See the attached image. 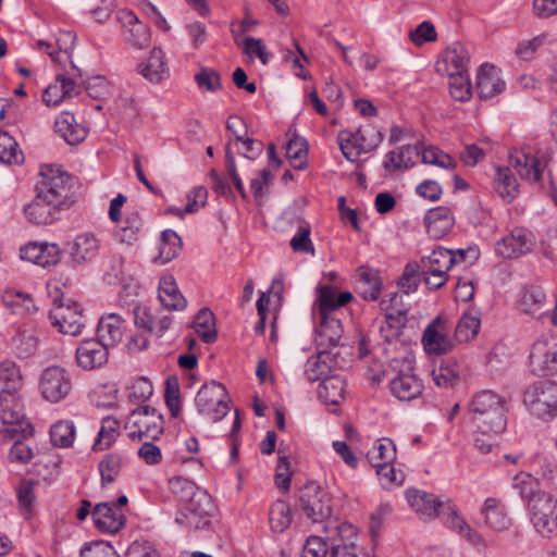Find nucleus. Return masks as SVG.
<instances>
[{"label": "nucleus", "mask_w": 557, "mask_h": 557, "mask_svg": "<svg viewBox=\"0 0 557 557\" xmlns=\"http://www.w3.org/2000/svg\"><path fill=\"white\" fill-rule=\"evenodd\" d=\"M422 344L428 354L442 355L450 348L447 335V321L436 317L424 330Z\"/></svg>", "instance_id": "nucleus-23"}, {"label": "nucleus", "mask_w": 557, "mask_h": 557, "mask_svg": "<svg viewBox=\"0 0 557 557\" xmlns=\"http://www.w3.org/2000/svg\"><path fill=\"white\" fill-rule=\"evenodd\" d=\"M509 163L522 180L537 182L541 178V162L529 153L516 151L510 154Z\"/></svg>", "instance_id": "nucleus-35"}, {"label": "nucleus", "mask_w": 557, "mask_h": 557, "mask_svg": "<svg viewBox=\"0 0 557 557\" xmlns=\"http://www.w3.org/2000/svg\"><path fill=\"white\" fill-rule=\"evenodd\" d=\"M22 386L18 367L10 360L0 362V396L17 393Z\"/></svg>", "instance_id": "nucleus-42"}, {"label": "nucleus", "mask_w": 557, "mask_h": 557, "mask_svg": "<svg viewBox=\"0 0 557 557\" xmlns=\"http://www.w3.org/2000/svg\"><path fill=\"white\" fill-rule=\"evenodd\" d=\"M208 190L203 186L193 188L187 195V203L184 209H171L178 216L185 213H194L206 205Z\"/></svg>", "instance_id": "nucleus-59"}, {"label": "nucleus", "mask_w": 557, "mask_h": 557, "mask_svg": "<svg viewBox=\"0 0 557 557\" xmlns=\"http://www.w3.org/2000/svg\"><path fill=\"white\" fill-rule=\"evenodd\" d=\"M2 302L15 315L34 314L38 310L32 296L22 292L5 290Z\"/></svg>", "instance_id": "nucleus-38"}, {"label": "nucleus", "mask_w": 557, "mask_h": 557, "mask_svg": "<svg viewBox=\"0 0 557 557\" xmlns=\"http://www.w3.org/2000/svg\"><path fill=\"white\" fill-rule=\"evenodd\" d=\"M125 429L132 438L156 440L164 430V420L154 408L144 406L129 413Z\"/></svg>", "instance_id": "nucleus-9"}, {"label": "nucleus", "mask_w": 557, "mask_h": 557, "mask_svg": "<svg viewBox=\"0 0 557 557\" xmlns=\"http://www.w3.org/2000/svg\"><path fill=\"white\" fill-rule=\"evenodd\" d=\"M407 297L403 292H395L389 295L387 300L384 299L381 302L382 309L385 311L386 325L393 331V336H396L399 329L406 323L407 313L411 308Z\"/></svg>", "instance_id": "nucleus-19"}, {"label": "nucleus", "mask_w": 557, "mask_h": 557, "mask_svg": "<svg viewBox=\"0 0 557 557\" xmlns=\"http://www.w3.org/2000/svg\"><path fill=\"white\" fill-rule=\"evenodd\" d=\"M532 371L539 375L557 372V339L543 336L537 339L530 351Z\"/></svg>", "instance_id": "nucleus-14"}, {"label": "nucleus", "mask_w": 557, "mask_h": 557, "mask_svg": "<svg viewBox=\"0 0 557 557\" xmlns=\"http://www.w3.org/2000/svg\"><path fill=\"white\" fill-rule=\"evenodd\" d=\"M125 329V320L119 313H104L98 322L97 339L109 348L113 347L123 339Z\"/></svg>", "instance_id": "nucleus-29"}, {"label": "nucleus", "mask_w": 557, "mask_h": 557, "mask_svg": "<svg viewBox=\"0 0 557 557\" xmlns=\"http://www.w3.org/2000/svg\"><path fill=\"white\" fill-rule=\"evenodd\" d=\"M428 234L436 239L444 237L453 228V212L448 207L430 209L424 216Z\"/></svg>", "instance_id": "nucleus-32"}, {"label": "nucleus", "mask_w": 557, "mask_h": 557, "mask_svg": "<svg viewBox=\"0 0 557 557\" xmlns=\"http://www.w3.org/2000/svg\"><path fill=\"white\" fill-rule=\"evenodd\" d=\"M195 82L200 89L210 92H216L222 87L220 73L207 66L199 69L195 75Z\"/></svg>", "instance_id": "nucleus-57"}, {"label": "nucleus", "mask_w": 557, "mask_h": 557, "mask_svg": "<svg viewBox=\"0 0 557 557\" xmlns=\"http://www.w3.org/2000/svg\"><path fill=\"white\" fill-rule=\"evenodd\" d=\"M117 22L125 30L126 42L135 49L143 50L150 45V28L141 23L137 15L127 9L119 10L115 14Z\"/></svg>", "instance_id": "nucleus-15"}, {"label": "nucleus", "mask_w": 557, "mask_h": 557, "mask_svg": "<svg viewBox=\"0 0 557 557\" xmlns=\"http://www.w3.org/2000/svg\"><path fill=\"white\" fill-rule=\"evenodd\" d=\"M528 411L542 421L557 417V382L542 380L529 385L523 394Z\"/></svg>", "instance_id": "nucleus-6"}, {"label": "nucleus", "mask_w": 557, "mask_h": 557, "mask_svg": "<svg viewBox=\"0 0 557 557\" xmlns=\"http://www.w3.org/2000/svg\"><path fill=\"white\" fill-rule=\"evenodd\" d=\"M171 487L184 503L175 518V522L190 531L209 528L214 512L211 496L194 482L183 478L173 479Z\"/></svg>", "instance_id": "nucleus-2"}, {"label": "nucleus", "mask_w": 557, "mask_h": 557, "mask_svg": "<svg viewBox=\"0 0 557 557\" xmlns=\"http://www.w3.org/2000/svg\"><path fill=\"white\" fill-rule=\"evenodd\" d=\"M505 404V399L493 391L476 393L469 403L474 426L483 433H503L507 425Z\"/></svg>", "instance_id": "nucleus-3"}, {"label": "nucleus", "mask_w": 557, "mask_h": 557, "mask_svg": "<svg viewBox=\"0 0 557 557\" xmlns=\"http://www.w3.org/2000/svg\"><path fill=\"white\" fill-rule=\"evenodd\" d=\"M480 330V319L476 312H466L455 327V341L467 343L472 339Z\"/></svg>", "instance_id": "nucleus-51"}, {"label": "nucleus", "mask_w": 557, "mask_h": 557, "mask_svg": "<svg viewBox=\"0 0 557 557\" xmlns=\"http://www.w3.org/2000/svg\"><path fill=\"white\" fill-rule=\"evenodd\" d=\"M481 513L484 516L486 527L495 532L506 531L511 525V518L505 505L497 498L485 499Z\"/></svg>", "instance_id": "nucleus-31"}, {"label": "nucleus", "mask_w": 557, "mask_h": 557, "mask_svg": "<svg viewBox=\"0 0 557 557\" xmlns=\"http://www.w3.org/2000/svg\"><path fill=\"white\" fill-rule=\"evenodd\" d=\"M195 404L198 412L209 417L213 422L220 421L230 410L226 388L215 381L201 386L195 397Z\"/></svg>", "instance_id": "nucleus-7"}, {"label": "nucleus", "mask_w": 557, "mask_h": 557, "mask_svg": "<svg viewBox=\"0 0 557 557\" xmlns=\"http://www.w3.org/2000/svg\"><path fill=\"white\" fill-rule=\"evenodd\" d=\"M193 327L205 343L215 341V318L210 309L203 308L197 313L193 322Z\"/></svg>", "instance_id": "nucleus-46"}, {"label": "nucleus", "mask_w": 557, "mask_h": 557, "mask_svg": "<svg viewBox=\"0 0 557 557\" xmlns=\"http://www.w3.org/2000/svg\"><path fill=\"white\" fill-rule=\"evenodd\" d=\"M409 38L414 46L421 47L425 42L436 40V32L431 22L424 21L416 28L410 29Z\"/></svg>", "instance_id": "nucleus-64"}, {"label": "nucleus", "mask_w": 557, "mask_h": 557, "mask_svg": "<svg viewBox=\"0 0 557 557\" xmlns=\"http://www.w3.org/2000/svg\"><path fill=\"white\" fill-rule=\"evenodd\" d=\"M339 354L331 350L317 349V354L310 357L305 364V376L309 382L329 377V374L339 367Z\"/></svg>", "instance_id": "nucleus-21"}, {"label": "nucleus", "mask_w": 557, "mask_h": 557, "mask_svg": "<svg viewBox=\"0 0 557 557\" xmlns=\"http://www.w3.org/2000/svg\"><path fill=\"white\" fill-rule=\"evenodd\" d=\"M67 173L53 166H46L40 172V180L36 183L35 191L53 201L63 210L70 209L75 202L74 191Z\"/></svg>", "instance_id": "nucleus-5"}, {"label": "nucleus", "mask_w": 557, "mask_h": 557, "mask_svg": "<svg viewBox=\"0 0 557 557\" xmlns=\"http://www.w3.org/2000/svg\"><path fill=\"white\" fill-rule=\"evenodd\" d=\"M243 51L249 58H258L263 65H267L270 61L271 53L267 50V47L262 39L246 37L243 39Z\"/></svg>", "instance_id": "nucleus-62"}, {"label": "nucleus", "mask_w": 557, "mask_h": 557, "mask_svg": "<svg viewBox=\"0 0 557 557\" xmlns=\"http://www.w3.org/2000/svg\"><path fill=\"white\" fill-rule=\"evenodd\" d=\"M0 420L8 425L7 433L12 436L21 434L23 438H26L33 434V426L24 414L17 393L0 396Z\"/></svg>", "instance_id": "nucleus-11"}, {"label": "nucleus", "mask_w": 557, "mask_h": 557, "mask_svg": "<svg viewBox=\"0 0 557 557\" xmlns=\"http://www.w3.org/2000/svg\"><path fill=\"white\" fill-rule=\"evenodd\" d=\"M530 521L543 539H557V498L547 492L537 491L528 502Z\"/></svg>", "instance_id": "nucleus-4"}, {"label": "nucleus", "mask_w": 557, "mask_h": 557, "mask_svg": "<svg viewBox=\"0 0 557 557\" xmlns=\"http://www.w3.org/2000/svg\"><path fill=\"white\" fill-rule=\"evenodd\" d=\"M453 267V249L434 250L423 259L422 280L430 289L442 287L447 281V271Z\"/></svg>", "instance_id": "nucleus-13"}, {"label": "nucleus", "mask_w": 557, "mask_h": 557, "mask_svg": "<svg viewBox=\"0 0 557 557\" xmlns=\"http://www.w3.org/2000/svg\"><path fill=\"white\" fill-rule=\"evenodd\" d=\"M495 190L506 202H511L519 194V185L509 168L498 166L494 176Z\"/></svg>", "instance_id": "nucleus-41"}, {"label": "nucleus", "mask_w": 557, "mask_h": 557, "mask_svg": "<svg viewBox=\"0 0 557 557\" xmlns=\"http://www.w3.org/2000/svg\"><path fill=\"white\" fill-rule=\"evenodd\" d=\"M23 160L22 152L17 149V143L9 133L0 131V162L20 163Z\"/></svg>", "instance_id": "nucleus-55"}, {"label": "nucleus", "mask_w": 557, "mask_h": 557, "mask_svg": "<svg viewBox=\"0 0 557 557\" xmlns=\"http://www.w3.org/2000/svg\"><path fill=\"white\" fill-rule=\"evenodd\" d=\"M54 129L69 145H77L87 135L86 129L76 123L74 115L70 112H62L54 122Z\"/></svg>", "instance_id": "nucleus-36"}, {"label": "nucleus", "mask_w": 557, "mask_h": 557, "mask_svg": "<svg viewBox=\"0 0 557 557\" xmlns=\"http://www.w3.org/2000/svg\"><path fill=\"white\" fill-rule=\"evenodd\" d=\"M159 299L170 310H183L186 307V300L178 290L174 277L171 275L161 278Z\"/></svg>", "instance_id": "nucleus-39"}, {"label": "nucleus", "mask_w": 557, "mask_h": 557, "mask_svg": "<svg viewBox=\"0 0 557 557\" xmlns=\"http://www.w3.org/2000/svg\"><path fill=\"white\" fill-rule=\"evenodd\" d=\"M61 249L57 244L29 243L21 248V258L40 267H51L59 263Z\"/></svg>", "instance_id": "nucleus-24"}, {"label": "nucleus", "mask_w": 557, "mask_h": 557, "mask_svg": "<svg viewBox=\"0 0 557 557\" xmlns=\"http://www.w3.org/2000/svg\"><path fill=\"white\" fill-rule=\"evenodd\" d=\"M137 72L152 84H160L170 76L165 53L159 47L151 49L147 60L137 65Z\"/></svg>", "instance_id": "nucleus-25"}, {"label": "nucleus", "mask_w": 557, "mask_h": 557, "mask_svg": "<svg viewBox=\"0 0 557 557\" xmlns=\"http://www.w3.org/2000/svg\"><path fill=\"white\" fill-rule=\"evenodd\" d=\"M392 394L401 401H409L421 395L423 384L413 373H401L389 383Z\"/></svg>", "instance_id": "nucleus-34"}, {"label": "nucleus", "mask_w": 557, "mask_h": 557, "mask_svg": "<svg viewBox=\"0 0 557 557\" xmlns=\"http://www.w3.org/2000/svg\"><path fill=\"white\" fill-rule=\"evenodd\" d=\"M299 507L304 515L313 523H322L332 516L333 506L331 495L323 491L315 482L305 485L299 497Z\"/></svg>", "instance_id": "nucleus-8"}, {"label": "nucleus", "mask_w": 557, "mask_h": 557, "mask_svg": "<svg viewBox=\"0 0 557 557\" xmlns=\"http://www.w3.org/2000/svg\"><path fill=\"white\" fill-rule=\"evenodd\" d=\"M368 459L373 467L393 463L396 459V446L391 438L377 440L368 453Z\"/></svg>", "instance_id": "nucleus-45"}, {"label": "nucleus", "mask_w": 557, "mask_h": 557, "mask_svg": "<svg viewBox=\"0 0 557 557\" xmlns=\"http://www.w3.org/2000/svg\"><path fill=\"white\" fill-rule=\"evenodd\" d=\"M95 525L103 532L115 533L120 531L125 517L121 509L114 506V503L97 504L91 512Z\"/></svg>", "instance_id": "nucleus-27"}, {"label": "nucleus", "mask_w": 557, "mask_h": 557, "mask_svg": "<svg viewBox=\"0 0 557 557\" xmlns=\"http://www.w3.org/2000/svg\"><path fill=\"white\" fill-rule=\"evenodd\" d=\"M462 145L463 149L459 152L458 158L465 166L470 168L481 162L491 150V141L487 138H483L479 144L465 143Z\"/></svg>", "instance_id": "nucleus-44"}, {"label": "nucleus", "mask_w": 557, "mask_h": 557, "mask_svg": "<svg viewBox=\"0 0 557 557\" xmlns=\"http://www.w3.org/2000/svg\"><path fill=\"white\" fill-rule=\"evenodd\" d=\"M530 250V234L523 228H515L509 235L503 237L495 245L496 253L506 259L518 258Z\"/></svg>", "instance_id": "nucleus-26"}, {"label": "nucleus", "mask_w": 557, "mask_h": 557, "mask_svg": "<svg viewBox=\"0 0 557 557\" xmlns=\"http://www.w3.org/2000/svg\"><path fill=\"white\" fill-rule=\"evenodd\" d=\"M269 520L273 532H284L293 520L289 505L284 500L274 502L270 508Z\"/></svg>", "instance_id": "nucleus-50"}, {"label": "nucleus", "mask_w": 557, "mask_h": 557, "mask_svg": "<svg viewBox=\"0 0 557 557\" xmlns=\"http://www.w3.org/2000/svg\"><path fill=\"white\" fill-rule=\"evenodd\" d=\"M100 249V239L90 232L78 234L70 247V256L74 263L84 264L94 260Z\"/></svg>", "instance_id": "nucleus-30"}, {"label": "nucleus", "mask_w": 557, "mask_h": 557, "mask_svg": "<svg viewBox=\"0 0 557 557\" xmlns=\"http://www.w3.org/2000/svg\"><path fill=\"white\" fill-rule=\"evenodd\" d=\"M34 483L23 480L17 487V500L22 516L26 519L32 517L35 505Z\"/></svg>", "instance_id": "nucleus-56"}, {"label": "nucleus", "mask_w": 557, "mask_h": 557, "mask_svg": "<svg viewBox=\"0 0 557 557\" xmlns=\"http://www.w3.org/2000/svg\"><path fill=\"white\" fill-rule=\"evenodd\" d=\"M49 318L59 332L71 336L79 335L86 322L79 305L71 299L54 300Z\"/></svg>", "instance_id": "nucleus-10"}, {"label": "nucleus", "mask_w": 557, "mask_h": 557, "mask_svg": "<svg viewBox=\"0 0 557 557\" xmlns=\"http://www.w3.org/2000/svg\"><path fill=\"white\" fill-rule=\"evenodd\" d=\"M120 435V422L113 417H106L94 443V450H104L111 447Z\"/></svg>", "instance_id": "nucleus-47"}, {"label": "nucleus", "mask_w": 557, "mask_h": 557, "mask_svg": "<svg viewBox=\"0 0 557 557\" xmlns=\"http://www.w3.org/2000/svg\"><path fill=\"white\" fill-rule=\"evenodd\" d=\"M10 347L18 358L26 359L36 352L38 339L32 334L18 331L10 339Z\"/></svg>", "instance_id": "nucleus-52"}, {"label": "nucleus", "mask_w": 557, "mask_h": 557, "mask_svg": "<svg viewBox=\"0 0 557 557\" xmlns=\"http://www.w3.org/2000/svg\"><path fill=\"white\" fill-rule=\"evenodd\" d=\"M356 138L352 147H357L355 158L361 153H368L376 149L384 139L382 131L372 125L360 126L355 132Z\"/></svg>", "instance_id": "nucleus-37"}, {"label": "nucleus", "mask_w": 557, "mask_h": 557, "mask_svg": "<svg viewBox=\"0 0 557 557\" xmlns=\"http://www.w3.org/2000/svg\"><path fill=\"white\" fill-rule=\"evenodd\" d=\"M141 225L139 213L137 211L131 212L125 219V226L121 227L115 236L121 243L132 245L138 239Z\"/></svg>", "instance_id": "nucleus-54"}, {"label": "nucleus", "mask_w": 557, "mask_h": 557, "mask_svg": "<svg viewBox=\"0 0 557 557\" xmlns=\"http://www.w3.org/2000/svg\"><path fill=\"white\" fill-rule=\"evenodd\" d=\"M330 552V544L325 536L311 535L307 539L301 557H325Z\"/></svg>", "instance_id": "nucleus-63"}, {"label": "nucleus", "mask_w": 557, "mask_h": 557, "mask_svg": "<svg viewBox=\"0 0 557 557\" xmlns=\"http://www.w3.org/2000/svg\"><path fill=\"white\" fill-rule=\"evenodd\" d=\"M544 301V293L540 290H532L523 295L521 299V308L524 313L537 319L542 317Z\"/></svg>", "instance_id": "nucleus-61"}, {"label": "nucleus", "mask_w": 557, "mask_h": 557, "mask_svg": "<svg viewBox=\"0 0 557 557\" xmlns=\"http://www.w3.org/2000/svg\"><path fill=\"white\" fill-rule=\"evenodd\" d=\"M423 259L421 262H408L400 275L397 285L405 295L409 296L418 289V286L423 281Z\"/></svg>", "instance_id": "nucleus-43"}, {"label": "nucleus", "mask_w": 557, "mask_h": 557, "mask_svg": "<svg viewBox=\"0 0 557 557\" xmlns=\"http://www.w3.org/2000/svg\"><path fill=\"white\" fill-rule=\"evenodd\" d=\"M39 391L49 403L57 404L72 391V377L67 370L60 366L46 368L39 377Z\"/></svg>", "instance_id": "nucleus-12"}, {"label": "nucleus", "mask_w": 557, "mask_h": 557, "mask_svg": "<svg viewBox=\"0 0 557 557\" xmlns=\"http://www.w3.org/2000/svg\"><path fill=\"white\" fill-rule=\"evenodd\" d=\"M307 145L306 140L295 136L288 140L286 156L295 169L301 170L306 165Z\"/></svg>", "instance_id": "nucleus-58"}, {"label": "nucleus", "mask_w": 557, "mask_h": 557, "mask_svg": "<svg viewBox=\"0 0 557 557\" xmlns=\"http://www.w3.org/2000/svg\"><path fill=\"white\" fill-rule=\"evenodd\" d=\"M469 63L468 49L462 44L455 42V100L468 101L472 97Z\"/></svg>", "instance_id": "nucleus-17"}, {"label": "nucleus", "mask_w": 557, "mask_h": 557, "mask_svg": "<svg viewBox=\"0 0 557 557\" xmlns=\"http://www.w3.org/2000/svg\"><path fill=\"white\" fill-rule=\"evenodd\" d=\"M352 299L349 292L337 295L336 289L329 285L319 287V296L313 305V315L319 319L315 329V348L331 350L337 348L343 335L341 320L336 317L338 308L345 306Z\"/></svg>", "instance_id": "nucleus-1"}, {"label": "nucleus", "mask_w": 557, "mask_h": 557, "mask_svg": "<svg viewBox=\"0 0 557 557\" xmlns=\"http://www.w3.org/2000/svg\"><path fill=\"white\" fill-rule=\"evenodd\" d=\"M405 495L408 505L421 520L429 521L438 517L443 502L435 495L418 488H408Z\"/></svg>", "instance_id": "nucleus-20"}, {"label": "nucleus", "mask_w": 557, "mask_h": 557, "mask_svg": "<svg viewBox=\"0 0 557 557\" xmlns=\"http://www.w3.org/2000/svg\"><path fill=\"white\" fill-rule=\"evenodd\" d=\"M181 247L182 242L176 232L172 230L163 231L156 261H159L162 264L170 262L178 255Z\"/></svg>", "instance_id": "nucleus-48"}, {"label": "nucleus", "mask_w": 557, "mask_h": 557, "mask_svg": "<svg viewBox=\"0 0 557 557\" xmlns=\"http://www.w3.org/2000/svg\"><path fill=\"white\" fill-rule=\"evenodd\" d=\"M109 347L97 338L84 339L75 352L77 367L84 371H91L103 367L108 362Z\"/></svg>", "instance_id": "nucleus-16"}, {"label": "nucleus", "mask_w": 557, "mask_h": 557, "mask_svg": "<svg viewBox=\"0 0 557 557\" xmlns=\"http://www.w3.org/2000/svg\"><path fill=\"white\" fill-rule=\"evenodd\" d=\"M357 288L358 293L366 300H376L381 294L382 280L377 270L369 267H359L357 269Z\"/></svg>", "instance_id": "nucleus-33"}, {"label": "nucleus", "mask_w": 557, "mask_h": 557, "mask_svg": "<svg viewBox=\"0 0 557 557\" xmlns=\"http://www.w3.org/2000/svg\"><path fill=\"white\" fill-rule=\"evenodd\" d=\"M318 395L324 404L339 405L345 398V381L337 375L323 379Z\"/></svg>", "instance_id": "nucleus-40"}, {"label": "nucleus", "mask_w": 557, "mask_h": 557, "mask_svg": "<svg viewBox=\"0 0 557 557\" xmlns=\"http://www.w3.org/2000/svg\"><path fill=\"white\" fill-rule=\"evenodd\" d=\"M506 83L502 77V71L491 63H483L476 75V89L481 99H490L502 94Z\"/></svg>", "instance_id": "nucleus-22"}, {"label": "nucleus", "mask_w": 557, "mask_h": 557, "mask_svg": "<svg viewBox=\"0 0 557 557\" xmlns=\"http://www.w3.org/2000/svg\"><path fill=\"white\" fill-rule=\"evenodd\" d=\"M64 211L57 207L53 201L46 199L38 193L35 198L25 208L24 212L27 219L35 224H51L60 218V212Z\"/></svg>", "instance_id": "nucleus-28"}, {"label": "nucleus", "mask_w": 557, "mask_h": 557, "mask_svg": "<svg viewBox=\"0 0 557 557\" xmlns=\"http://www.w3.org/2000/svg\"><path fill=\"white\" fill-rule=\"evenodd\" d=\"M311 227L309 223L304 222L299 225L297 233L290 239V247L295 252H306L314 255V247L310 239Z\"/></svg>", "instance_id": "nucleus-60"}, {"label": "nucleus", "mask_w": 557, "mask_h": 557, "mask_svg": "<svg viewBox=\"0 0 557 557\" xmlns=\"http://www.w3.org/2000/svg\"><path fill=\"white\" fill-rule=\"evenodd\" d=\"M123 460V456L117 453H111L103 457L98 465L102 485H108L115 481L122 469Z\"/></svg>", "instance_id": "nucleus-53"}, {"label": "nucleus", "mask_w": 557, "mask_h": 557, "mask_svg": "<svg viewBox=\"0 0 557 557\" xmlns=\"http://www.w3.org/2000/svg\"><path fill=\"white\" fill-rule=\"evenodd\" d=\"M75 425L71 420H60L50 428L51 443L57 447H71L75 440Z\"/></svg>", "instance_id": "nucleus-49"}, {"label": "nucleus", "mask_w": 557, "mask_h": 557, "mask_svg": "<svg viewBox=\"0 0 557 557\" xmlns=\"http://www.w3.org/2000/svg\"><path fill=\"white\" fill-rule=\"evenodd\" d=\"M134 323L138 329L161 337L172 324V315L162 312L153 313L144 305H135L133 308Z\"/></svg>", "instance_id": "nucleus-18"}]
</instances>
